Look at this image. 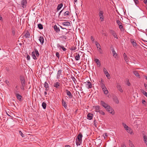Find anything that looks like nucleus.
Returning a JSON list of instances; mask_svg holds the SVG:
<instances>
[{
	"label": "nucleus",
	"instance_id": "nucleus-1",
	"mask_svg": "<svg viewBox=\"0 0 147 147\" xmlns=\"http://www.w3.org/2000/svg\"><path fill=\"white\" fill-rule=\"evenodd\" d=\"M100 104L103 107H104L106 110H108V108H109L110 106L108 104L106 103L103 101H100Z\"/></svg>",
	"mask_w": 147,
	"mask_h": 147
},
{
	"label": "nucleus",
	"instance_id": "nucleus-2",
	"mask_svg": "<svg viewBox=\"0 0 147 147\" xmlns=\"http://www.w3.org/2000/svg\"><path fill=\"white\" fill-rule=\"evenodd\" d=\"M104 13L103 11H100L99 13V16L100 17V19L101 22L104 21V17L103 15Z\"/></svg>",
	"mask_w": 147,
	"mask_h": 147
},
{
	"label": "nucleus",
	"instance_id": "nucleus-3",
	"mask_svg": "<svg viewBox=\"0 0 147 147\" xmlns=\"http://www.w3.org/2000/svg\"><path fill=\"white\" fill-rule=\"evenodd\" d=\"M20 79L22 85L26 86V82L24 77L23 76H20Z\"/></svg>",
	"mask_w": 147,
	"mask_h": 147
},
{
	"label": "nucleus",
	"instance_id": "nucleus-4",
	"mask_svg": "<svg viewBox=\"0 0 147 147\" xmlns=\"http://www.w3.org/2000/svg\"><path fill=\"white\" fill-rule=\"evenodd\" d=\"M86 86L89 89L92 88V84L89 81H87L86 82H84V84H86Z\"/></svg>",
	"mask_w": 147,
	"mask_h": 147
},
{
	"label": "nucleus",
	"instance_id": "nucleus-5",
	"mask_svg": "<svg viewBox=\"0 0 147 147\" xmlns=\"http://www.w3.org/2000/svg\"><path fill=\"white\" fill-rule=\"evenodd\" d=\"M21 5L22 7L23 8H25L26 7L27 3L26 0H22L21 1Z\"/></svg>",
	"mask_w": 147,
	"mask_h": 147
},
{
	"label": "nucleus",
	"instance_id": "nucleus-6",
	"mask_svg": "<svg viewBox=\"0 0 147 147\" xmlns=\"http://www.w3.org/2000/svg\"><path fill=\"white\" fill-rule=\"evenodd\" d=\"M106 110L112 115H114L115 113L114 110L110 106H109V108H108V109H106Z\"/></svg>",
	"mask_w": 147,
	"mask_h": 147
},
{
	"label": "nucleus",
	"instance_id": "nucleus-7",
	"mask_svg": "<svg viewBox=\"0 0 147 147\" xmlns=\"http://www.w3.org/2000/svg\"><path fill=\"white\" fill-rule=\"evenodd\" d=\"M110 33L111 34H112L113 35V36L115 38H116L117 39L118 38V37H117V35L116 33L114 31H113L112 30H111L110 31Z\"/></svg>",
	"mask_w": 147,
	"mask_h": 147
},
{
	"label": "nucleus",
	"instance_id": "nucleus-8",
	"mask_svg": "<svg viewBox=\"0 0 147 147\" xmlns=\"http://www.w3.org/2000/svg\"><path fill=\"white\" fill-rule=\"evenodd\" d=\"M67 95L69 98H71L73 96L70 91L67 89L65 90Z\"/></svg>",
	"mask_w": 147,
	"mask_h": 147
},
{
	"label": "nucleus",
	"instance_id": "nucleus-9",
	"mask_svg": "<svg viewBox=\"0 0 147 147\" xmlns=\"http://www.w3.org/2000/svg\"><path fill=\"white\" fill-rule=\"evenodd\" d=\"M131 42L134 47H136L137 46V44L136 43V41L134 39H131Z\"/></svg>",
	"mask_w": 147,
	"mask_h": 147
},
{
	"label": "nucleus",
	"instance_id": "nucleus-10",
	"mask_svg": "<svg viewBox=\"0 0 147 147\" xmlns=\"http://www.w3.org/2000/svg\"><path fill=\"white\" fill-rule=\"evenodd\" d=\"M57 47L60 49H62L64 51H66V49L63 46L60 45L59 44H57Z\"/></svg>",
	"mask_w": 147,
	"mask_h": 147
},
{
	"label": "nucleus",
	"instance_id": "nucleus-11",
	"mask_svg": "<svg viewBox=\"0 0 147 147\" xmlns=\"http://www.w3.org/2000/svg\"><path fill=\"white\" fill-rule=\"evenodd\" d=\"M44 87L45 88V90L46 91H47L49 90V85L46 82L45 83Z\"/></svg>",
	"mask_w": 147,
	"mask_h": 147
},
{
	"label": "nucleus",
	"instance_id": "nucleus-12",
	"mask_svg": "<svg viewBox=\"0 0 147 147\" xmlns=\"http://www.w3.org/2000/svg\"><path fill=\"white\" fill-rule=\"evenodd\" d=\"M62 106H63L65 109L67 108V105L66 102L63 99H62Z\"/></svg>",
	"mask_w": 147,
	"mask_h": 147
},
{
	"label": "nucleus",
	"instance_id": "nucleus-13",
	"mask_svg": "<svg viewBox=\"0 0 147 147\" xmlns=\"http://www.w3.org/2000/svg\"><path fill=\"white\" fill-rule=\"evenodd\" d=\"M32 55H35V53L36 55H39V52L38 51V50L36 49H34V51H33L32 53Z\"/></svg>",
	"mask_w": 147,
	"mask_h": 147
},
{
	"label": "nucleus",
	"instance_id": "nucleus-14",
	"mask_svg": "<svg viewBox=\"0 0 147 147\" xmlns=\"http://www.w3.org/2000/svg\"><path fill=\"white\" fill-rule=\"evenodd\" d=\"M82 135L81 133H80L77 136V140L78 141H82Z\"/></svg>",
	"mask_w": 147,
	"mask_h": 147
},
{
	"label": "nucleus",
	"instance_id": "nucleus-15",
	"mask_svg": "<svg viewBox=\"0 0 147 147\" xmlns=\"http://www.w3.org/2000/svg\"><path fill=\"white\" fill-rule=\"evenodd\" d=\"M94 107L95 110V111L97 112H98L100 110V107L99 106H95Z\"/></svg>",
	"mask_w": 147,
	"mask_h": 147
},
{
	"label": "nucleus",
	"instance_id": "nucleus-16",
	"mask_svg": "<svg viewBox=\"0 0 147 147\" xmlns=\"http://www.w3.org/2000/svg\"><path fill=\"white\" fill-rule=\"evenodd\" d=\"M39 40L41 44L42 45L44 42V38L43 36H40L39 38Z\"/></svg>",
	"mask_w": 147,
	"mask_h": 147
},
{
	"label": "nucleus",
	"instance_id": "nucleus-17",
	"mask_svg": "<svg viewBox=\"0 0 147 147\" xmlns=\"http://www.w3.org/2000/svg\"><path fill=\"white\" fill-rule=\"evenodd\" d=\"M117 87L119 90L121 92H123V90L121 87V86L119 84H117Z\"/></svg>",
	"mask_w": 147,
	"mask_h": 147
},
{
	"label": "nucleus",
	"instance_id": "nucleus-18",
	"mask_svg": "<svg viewBox=\"0 0 147 147\" xmlns=\"http://www.w3.org/2000/svg\"><path fill=\"white\" fill-rule=\"evenodd\" d=\"M113 99L114 101L116 104H118L119 102V101L117 98L116 97H114L113 98Z\"/></svg>",
	"mask_w": 147,
	"mask_h": 147
},
{
	"label": "nucleus",
	"instance_id": "nucleus-19",
	"mask_svg": "<svg viewBox=\"0 0 147 147\" xmlns=\"http://www.w3.org/2000/svg\"><path fill=\"white\" fill-rule=\"evenodd\" d=\"M60 84L59 82H56L54 83L53 86L56 88H58L60 86Z\"/></svg>",
	"mask_w": 147,
	"mask_h": 147
},
{
	"label": "nucleus",
	"instance_id": "nucleus-20",
	"mask_svg": "<svg viewBox=\"0 0 147 147\" xmlns=\"http://www.w3.org/2000/svg\"><path fill=\"white\" fill-rule=\"evenodd\" d=\"M63 25L65 26H68L70 25V23L69 22H64L63 23Z\"/></svg>",
	"mask_w": 147,
	"mask_h": 147
},
{
	"label": "nucleus",
	"instance_id": "nucleus-21",
	"mask_svg": "<svg viewBox=\"0 0 147 147\" xmlns=\"http://www.w3.org/2000/svg\"><path fill=\"white\" fill-rule=\"evenodd\" d=\"M95 62L96 63L97 65L100 66V63L99 60L98 59H94Z\"/></svg>",
	"mask_w": 147,
	"mask_h": 147
},
{
	"label": "nucleus",
	"instance_id": "nucleus-22",
	"mask_svg": "<svg viewBox=\"0 0 147 147\" xmlns=\"http://www.w3.org/2000/svg\"><path fill=\"white\" fill-rule=\"evenodd\" d=\"M61 72L62 70L61 69H60L58 70L57 74V79H58L59 78L61 74Z\"/></svg>",
	"mask_w": 147,
	"mask_h": 147
},
{
	"label": "nucleus",
	"instance_id": "nucleus-23",
	"mask_svg": "<svg viewBox=\"0 0 147 147\" xmlns=\"http://www.w3.org/2000/svg\"><path fill=\"white\" fill-rule=\"evenodd\" d=\"M102 89L105 94H108V91L107 90L106 87L104 88H102Z\"/></svg>",
	"mask_w": 147,
	"mask_h": 147
},
{
	"label": "nucleus",
	"instance_id": "nucleus-24",
	"mask_svg": "<svg viewBox=\"0 0 147 147\" xmlns=\"http://www.w3.org/2000/svg\"><path fill=\"white\" fill-rule=\"evenodd\" d=\"M16 95L18 100L20 101L21 100V98L22 97L19 94L17 93L16 94Z\"/></svg>",
	"mask_w": 147,
	"mask_h": 147
},
{
	"label": "nucleus",
	"instance_id": "nucleus-25",
	"mask_svg": "<svg viewBox=\"0 0 147 147\" xmlns=\"http://www.w3.org/2000/svg\"><path fill=\"white\" fill-rule=\"evenodd\" d=\"M88 119L89 120L92 119L93 117V114L90 113H89L87 115Z\"/></svg>",
	"mask_w": 147,
	"mask_h": 147
},
{
	"label": "nucleus",
	"instance_id": "nucleus-26",
	"mask_svg": "<svg viewBox=\"0 0 147 147\" xmlns=\"http://www.w3.org/2000/svg\"><path fill=\"white\" fill-rule=\"evenodd\" d=\"M126 131H127V132L130 134H133L132 130L130 128H129V129H126Z\"/></svg>",
	"mask_w": 147,
	"mask_h": 147
},
{
	"label": "nucleus",
	"instance_id": "nucleus-27",
	"mask_svg": "<svg viewBox=\"0 0 147 147\" xmlns=\"http://www.w3.org/2000/svg\"><path fill=\"white\" fill-rule=\"evenodd\" d=\"M122 124L123 126L124 127L126 130V129H128L130 128L124 123H122Z\"/></svg>",
	"mask_w": 147,
	"mask_h": 147
},
{
	"label": "nucleus",
	"instance_id": "nucleus-28",
	"mask_svg": "<svg viewBox=\"0 0 147 147\" xmlns=\"http://www.w3.org/2000/svg\"><path fill=\"white\" fill-rule=\"evenodd\" d=\"M54 29L57 32H58L60 31L59 29L57 28V27L56 25L54 26Z\"/></svg>",
	"mask_w": 147,
	"mask_h": 147
},
{
	"label": "nucleus",
	"instance_id": "nucleus-29",
	"mask_svg": "<svg viewBox=\"0 0 147 147\" xmlns=\"http://www.w3.org/2000/svg\"><path fill=\"white\" fill-rule=\"evenodd\" d=\"M63 5L62 3H61L59 4L57 6V10L58 11L62 7H63Z\"/></svg>",
	"mask_w": 147,
	"mask_h": 147
},
{
	"label": "nucleus",
	"instance_id": "nucleus-30",
	"mask_svg": "<svg viewBox=\"0 0 147 147\" xmlns=\"http://www.w3.org/2000/svg\"><path fill=\"white\" fill-rule=\"evenodd\" d=\"M82 141H78V140H77V139L76 138V144L78 146V145H80V144H81Z\"/></svg>",
	"mask_w": 147,
	"mask_h": 147
},
{
	"label": "nucleus",
	"instance_id": "nucleus-31",
	"mask_svg": "<svg viewBox=\"0 0 147 147\" xmlns=\"http://www.w3.org/2000/svg\"><path fill=\"white\" fill-rule=\"evenodd\" d=\"M30 36V34L29 32H27L24 35V36L26 38H29Z\"/></svg>",
	"mask_w": 147,
	"mask_h": 147
},
{
	"label": "nucleus",
	"instance_id": "nucleus-32",
	"mask_svg": "<svg viewBox=\"0 0 147 147\" xmlns=\"http://www.w3.org/2000/svg\"><path fill=\"white\" fill-rule=\"evenodd\" d=\"M129 145L131 147H134V145L133 144L132 142L130 140H129Z\"/></svg>",
	"mask_w": 147,
	"mask_h": 147
},
{
	"label": "nucleus",
	"instance_id": "nucleus-33",
	"mask_svg": "<svg viewBox=\"0 0 147 147\" xmlns=\"http://www.w3.org/2000/svg\"><path fill=\"white\" fill-rule=\"evenodd\" d=\"M47 105L45 103L43 102L42 104V106L44 109H45Z\"/></svg>",
	"mask_w": 147,
	"mask_h": 147
},
{
	"label": "nucleus",
	"instance_id": "nucleus-34",
	"mask_svg": "<svg viewBox=\"0 0 147 147\" xmlns=\"http://www.w3.org/2000/svg\"><path fill=\"white\" fill-rule=\"evenodd\" d=\"M38 28L40 29H42L43 28L42 25L40 24H38Z\"/></svg>",
	"mask_w": 147,
	"mask_h": 147
},
{
	"label": "nucleus",
	"instance_id": "nucleus-35",
	"mask_svg": "<svg viewBox=\"0 0 147 147\" xmlns=\"http://www.w3.org/2000/svg\"><path fill=\"white\" fill-rule=\"evenodd\" d=\"M99 85H100V87L102 88V89L106 87L105 85V83L99 84Z\"/></svg>",
	"mask_w": 147,
	"mask_h": 147
},
{
	"label": "nucleus",
	"instance_id": "nucleus-36",
	"mask_svg": "<svg viewBox=\"0 0 147 147\" xmlns=\"http://www.w3.org/2000/svg\"><path fill=\"white\" fill-rule=\"evenodd\" d=\"M134 74L137 77H139L140 76V75L138 72L136 71H134Z\"/></svg>",
	"mask_w": 147,
	"mask_h": 147
},
{
	"label": "nucleus",
	"instance_id": "nucleus-37",
	"mask_svg": "<svg viewBox=\"0 0 147 147\" xmlns=\"http://www.w3.org/2000/svg\"><path fill=\"white\" fill-rule=\"evenodd\" d=\"M124 59L126 62L127 63V62L129 61V59L127 58V56H125Z\"/></svg>",
	"mask_w": 147,
	"mask_h": 147
},
{
	"label": "nucleus",
	"instance_id": "nucleus-38",
	"mask_svg": "<svg viewBox=\"0 0 147 147\" xmlns=\"http://www.w3.org/2000/svg\"><path fill=\"white\" fill-rule=\"evenodd\" d=\"M95 44H96V46L97 47L98 49V50L100 49V47H99L100 46V45L99 44H98V43L97 42H95Z\"/></svg>",
	"mask_w": 147,
	"mask_h": 147
},
{
	"label": "nucleus",
	"instance_id": "nucleus-39",
	"mask_svg": "<svg viewBox=\"0 0 147 147\" xmlns=\"http://www.w3.org/2000/svg\"><path fill=\"white\" fill-rule=\"evenodd\" d=\"M69 14V11H65L64 13V16H68Z\"/></svg>",
	"mask_w": 147,
	"mask_h": 147
},
{
	"label": "nucleus",
	"instance_id": "nucleus-40",
	"mask_svg": "<svg viewBox=\"0 0 147 147\" xmlns=\"http://www.w3.org/2000/svg\"><path fill=\"white\" fill-rule=\"evenodd\" d=\"M142 93L143 94L147 97V92H146L144 90H142Z\"/></svg>",
	"mask_w": 147,
	"mask_h": 147
},
{
	"label": "nucleus",
	"instance_id": "nucleus-41",
	"mask_svg": "<svg viewBox=\"0 0 147 147\" xmlns=\"http://www.w3.org/2000/svg\"><path fill=\"white\" fill-rule=\"evenodd\" d=\"M119 27L121 31H123L124 30V29L123 28V26L122 24L119 26Z\"/></svg>",
	"mask_w": 147,
	"mask_h": 147
},
{
	"label": "nucleus",
	"instance_id": "nucleus-42",
	"mask_svg": "<svg viewBox=\"0 0 147 147\" xmlns=\"http://www.w3.org/2000/svg\"><path fill=\"white\" fill-rule=\"evenodd\" d=\"M101 34L105 36H107V35L106 32L104 30H102L101 32Z\"/></svg>",
	"mask_w": 147,
	"mask_h": 147
},
{
	"label": "nucleus",
	"instance_id": "nucleus-43",
	"mask_svg": "<svg viewBox=\"0 0 147 147\" xmlns=\"http://www.w3.org/2000/svg\"><path fill=\"white\" fill-rule=\"evenodd\" d=\"M103 72L105 74H107L109 73L107 71V70H106V69L105 68H103Z\"/></svg>",
	"mask_w": 147,
	"mask_h": 147
},
{
	"label": "nucleus",
	"instance_id": "nucleus-44",
	"mask_svg": "<svg viewBox=\"0 0 147 147\" xmlns=\"http://www.w3.org/2000/svg\"><path fill=\"white\" fill-rule=\"evenodd\" d=\"M98 112L100 114L103 115H104L105 114L104 112L102 110H100Z\"/></svg>",
	"mask_w": 147,
	"mask_h": 147
},
{
	"label": "nucleus",
	"instance_id": "nucleus-45",
	"mask_svg": "<svg viewBox=\"0 0 147 147\" xmlns=\"http://www.w3.org/2000/svg\"><path fill=\"white\" fill-rule=\"evenodd\" d=\"M112 52L113 55H117L114 49H113L111 50Z\"/></svg>",
	"mask_w": 147,
	"mask_h": 147
},
{
	"label": "nucleus",
	"instance_id": "nucleus-46",
	"mask_svg": "<svg viewBox=\"0 0 147 147\" xmlns=\"http://www.w3.org/2000/svg\"><path fill=\"white\" fill-rule=\"evenodd\" d=\"M144 140V142L147 141V137L146 136L144 135L143 136Z\"/></svg>",
	"mask_w": 147,
	"mask_h": 147
},
{
	"label": "nucleus",
	"instance_id": "nucleus-47",
	"mask_svg": "<svg viewBox=\"0 0 147 147\" xmlns=\"http://www.w3.org/2000/svg\"><path fill=\"white\" fill-rule=\"evenodd\" d=\"M75 59L77 61L79 60L80 59V56H76Z\"/></svg>",
	"mask_w": 147,
	"mask_h": 147
},
{
	"label": "nucleus",
	"instance_id": "nucleus-48",
	"mask_svg": "<svg viewBox=\"0 0 147 147\" xmlns=\"http://www.w3.org/2000/svg\"><path fill=\"white\" fill-rule=\"evenodd\" d=\"M117 23L119 26L122 24L121 22L119 20H117Z\"/></svg>",
	"mask_w": 147,
	"mask_h": 147
},
{
	"label": "nucleus",
	"instance_id": "nucleus-49",
	"mask_svg": "<svg viewBox=\"0 0 147 147\" xmlns=\"http://www.w3.org/2000/svg\"><path fill=\"white\" fill-rule=\"evenodd\" d=\"M38 56H32L33 58L34 59H36L38 57Z\"/></svg>",
	"mask_w": 147,
	"mask_h": 147
},
{
	"label": "nucleus",
	"instance_id": "nucleus-50",
	"mask_svg": "<svg viewBox=\"0 0 147 147\" xmlns=\"http://www.w3.org/2000/svg\"><path fill=\"white\" fill-rule=\"evenodd\" d=\"M71 78L72 79V80H73L74 83H75V81H76V80L74 76H72L71 77Z\"/></svg>",
	"mask_w": 147,
	"mask_h": 147
},
{
	"label": "nucleus",
	"instance_id": "nucleus-51",
	"mask_svg": "<svg viewBox=\"0 0 147 147\" xmlns=\"http://www.w3.org/2000/svg\"><path fill=\"white\" fill-rule=\"evenodd\" d=\"M76 47L75 46H72L71 47V50L73 51H75L76 50Z\"/></svg>",
	"mask_w": 147,
	"mask_h": 147
},
{
	"label": "nucleus",
	"instance_id": "nucleus-52",
	"mask_svg": "<svg viewBox=\"0 0 147 147\" xmlns=\"http://www.w3.org/2000/svg\"><path fill=\"white\" fill-rule=\"evenodd\" d=\"M106 77H107L108 79H109L110 78V75L108 73V74H105Z\"/></svg>",
	"mask_w": 147,
	"mask_h": 147
},
{
	"label": "nucleus",
	"instance_id": "nucleus-53",
	"mask_svg": "<svg viewBox=\"0 0 147 147\" xmlns=\"http://www.w3.org/2000/svg\"><path fill=\"white\" fill-rule=\"evenodd\" d=\"M105 83L103 79H101L100 81L99 84Z\"/></svg>",
	"mask_w": 147,
	"mask_h": 147
},
{
	"label": "nucleus",
	"instance_id": "nucleus-54",
	"mask_svg": "<svg viewBox=\"0 0 147 147\" xmlns=\"http://www.w3.org/2000/svg\"><path fill=\"white\" fill-rule=\"evenodd\" d=\"M19 133L20 135H21V136L22 137H24V135L22 134V131H19Z\"/></svg>",
	"mask_w": 147,
	"mask_h": 147
},
{
	"label": "nucleus",
	"instance_id": "nucleus-55",
	"mask_svg": "<svg viewBox=\"0 0 147 147\" xmlns=\"http://www.w3.org/2000/svg\"><path fill=\"white\" fill-rule=\"evenodd\" d=\"M25 86L22 85V86L21 87V88L23 90H24V87Z\"/></svg>",
	"mask_w": 147,
	"mask_h": 147
},
{
	"label": "nucleus",
	"instance_id": "nucleus-56",
	"mask_svg": "<svg viewBox=\"0 0 147 147\" xmlns=\"http://www.w3.org/2000/svg\"><path fill=\"white\" fill-rule=\"evenodd\" d=\"M134 1L136 4H137L138 3V0H134Z\"/></svg>",
	"mask_w": 147,
	"mask_h": 147
},
{
	"label": "nucleus",
	"instance_id": "nucleus-57",
	"mask_svg": "<svg viewBox=\"0 0 147 147\" xmlns=\"http://www.w3.org/2000/svg\"><path fill=\"white\" fill-rule=\"evenodd\" d=\"M91 40H92L93 42L94 41V38L92 36H91L90 37Z\"/></svg>",
	"mask_w": 147,
	"mask_h": 147
},
{
	"label": "nucleus",
	"instance_id": "nucleus-58",
	"mask_svg": "<svg viewBox=\"0 0 147 147\" xmlns=\"http://www.w3.org/2000/svg\"><path fill=\"white\" fill-rule=\"evenodd\" d=\"M5 82L7 85H8L9 84V82L8 80H6Z\"/></svg>",
	"mask_w": 147,
	"mask_h": 147
},
{
	"label": "nucleus",
	"instance_id": "nucleus-59",
	"mask_svg": "<svg viewBox=\"0 0 147 147\" xmlns=\"http://www.w3.org/2000/svg\"><path fill=\"white\" fill-rule=\"evenodd\" d=\"M120 147H126V146L124 144H122Z\"/></svg>",
	"mask_w": 147,
	"mask_h": 147
},
{
	"label": "nucleus",
	"instance_id": "nucleus-60",
	"mask_svg": "<svg viewBox=\"0 0 147 147\" xmlns=\"http://www.w3.org/2000/svg\"><path fill=\"white\" fill-rule=\"evenodd\" d=\"M27 58L28 60H30V56H27Z\"/></svg>",
	"mask_w": 147,
	"mask_h": 147
},
{
	"label": "nucleus",
	"instance_id": "nucleus-61",
	"mask_svg": "<svg viewBox=\"0 0 147 147\" xmlns=\"http://www.w3.org/2000/svg\"><path fill=\"white\" fill-rule=\"evenodd\" d=\"M144 85L145 88L146 89H147V85L145 83H144Z\"/></svg>",
	"mask_w": 147,
	"mask_h": 147
},
{
	"label": "nucleus",
	"instance_id": "nucleus-62",
	"mask_svg": "<svg viewBox=\"0 0 147 147\" xmlns=\"http://www.w3.org/2000/svg\"><path fill=\"white\" fill-rule=\"evenodd\" d=\"M0 20L1 21H2L3 20V18L1 15H0Z\"/></svg>",
	"mask_w": 147,
	"mask_h": 147
},
{
	"label": "nucleus",
	"instance_id": "nucleus-63",
	"mask_svg": "<svg viewBox=\"0 0 147 147\" xmlns=\"http://www.w3.org/2000/svg\"><path fill=\"white\" fill-rule=\"evenodd\" d=\"M127 85H128V86H129L130 85V82H128L127 83Z\"/></svg>",
	"mask_w": 147,
	"mask_h": 147
},
{
	"label": "nucleus",
	"instance_id": "nucleus-64",
	"mask_svg": "<svg viewBox=\"0 0 147 147\" xmlns=\"http://www.w3.org/2000/svg\"><path fill=\"white\" fill-rule=\"evenodd\" d=\"M142 102L143 104H145V103L146 102L144 100H143L142 101Z\"/></svg>",
	"mask_w": 147,
	"mask_h": 147
}]
</instances>
